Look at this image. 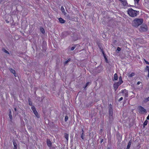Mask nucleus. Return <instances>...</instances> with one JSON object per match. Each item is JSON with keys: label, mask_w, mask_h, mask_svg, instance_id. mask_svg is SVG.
<instances>
[{"label": "nucleus", "mask_w": 149, "mask_h": 149, "mask_svg": "<svg viewBox=\"0 0 149 149\" xmlns=\"http://www.w3.org/2000/svg\"><path fill=\"white\" fill-rule=\"evenodd\" d=\"M143 22L142 19L136 18L134 19L132 22V26L135 27H137L141 25Z\"/></svg>", "instance_id": "1"}, {"label": "nucleus", "mask_w": 149, "mask_h": 149, "mask_svg": "<svg viewBox=\"0 0 149 149\" xmlns=\"http://www.w3.org/2000/svg\"><path fill=\"white\" fill-rule=\"evenodd\" d=\"M127 12L129 15L132 17L136 16L138 13L137 11L134 10L132 8L128 9Z\"/></svg>", "instance_id": "2"}, {"label": "nucleus", "mask_w": 149, "mask_h": 149, "mask_svg": "<svg viewBox=\"0 0 149 149\" xmlns=\"http://www.w3.org/2000/svg\"><path fill=\"white\" fill-rule=\"evenodd\" d=\"M138 109L139 113L141 114L146 113L147 112L146 110L141 106H139Z\"/></svg>", "instance_id": "3"}, {"label": "nucleus", "mask_w": 149, "mask_h": 149, "mask_svg": "<svg viewBox=\"0 0 149 149\" xmlns=\"http://www.w3.org/2000/svg\"><path fill=\"white\" fill-rule=\"evenodd\" d=\"M148 30V27L146 25H142L140 27V31H146Z\"/></svg>", "instance_id": "4"}, {"label": "nucleus", "mask_w": 149, "mask_h": 149, "mask_svg": "<svg viewBox=\"0 0 149 149\" xmlns=\"http://www.w3.org/2000/svg\"><path fill=\"white\" fill-rule=\"evenodd\" d=\"M122 84L120 82H118L114 84L113 86L115 91H116L118 87Z\"/></svg>", "instance_id": "5"}, {"label": "nucleus", "mask_w": 149, "mask_h": 149, "mask_svg": "<svg viewBox=\"0 0 149 149\" xmlns=\"http://www.w3.org/2000/svg\"><path fill=\"white\" fill-rule=\"evenodd\" d=\"M109 116H110L109 118H110L111 116H112L113 113L112 107L111 104H110L109 107Z\"/></svg>", "instance_id": "6"}, {"label": "nucleus", "mask_w": 149, "mask_h": 149, "mask_svg": "<svg viewBox=\"0 0 149 149\" xmlns=\"http://www.w3.org/2000/svg\"><path fill=\"white\" fill-rule=\"evenodd\" d=\"M47 146L49 147H51L52 145V143L50 140L49 139H47Z\"/></svg>", "instance_id": "7"}, {"label": "nucleus", "mask_w": 149, "mask_h": 149, "mask_svg": "<svg viewBox=\"0 0 149 149\" xmlns=\"http://www.w3.org/2000/svg\"><path fill=\"white\" fill-rule=\"evenodd\" d=\"M9 116L10 118V120L11 121L12 120V115L11 111L10 109H9Z\"/></svg>", "instance_id": "8"}, {"label": "nucleus", "mask_w": 149, "mask_h": 149, "mask_svg": "<svg viewBox=\"0 0 149 149\" xmlns=\"http://www.w3.org/2000/svg\"><path fill=\"white\" fill-rule=\"evenodd\" d=\"M9 70H10V71L11 72H12L14 74L15 76V77L17 76L16 74L15 73V71L13 69H12L11 68H10L9 69Z\"/></svg>", "instance_id": "9"}, {"label": "nucleus", "mask_w": 149, "mask_h": 149, "mask_svg": "<svg viewBox=\"0 0 149 149\" xmlns=\"http://www.w3.org/2000/svg\"><path fill=\"white\" fill-rule=\"evenodd\" d=\"M58 20L59 22L61 23H64L65 22V21L62 18L60 17L58 18Z\"/></svg>", "instance_id": "10"}, {"label": "nucleus", "mask_w": 149, "mask_h": 149, "mask_svg": "<svg viewBox=\"0 0 149 149\" xmlns=\"http://www.w3.org/2000/svg\"><path fill=\"white\" fill-rule=\"evenodd\" d=\"M118 77L116 73H115L114 74V78L112 79V80L113 81L115 80H117L118 79Z\"/></svg>", "instance_id": "11"}, {"label": "nucleus", "mask_w": 149, "mask_h": 149, "mask_svg": "<svg viewBox=\"0 0 149 149\" xmlns=\"http://www.w3.org/2000/svg\"><path fill=\"white\" fill-rule=\"evenodd\" d=\"M28 100L29 102V105L32 106H33L32 105V102L31 101V99L29 97L28 98Z\"/></svg>", "instance_id": "12"}, {"label": "nucleus", "mask_w": 149, "mask_h": 149, "mask_svg": "<svg viewBox=\"0 0 149 149\" xmlns=\"http://www.w3.org/2000/svg\"><path fill=\"white\" fill-rule=\"evenodd\" d=\"M13 144L14 145V148H17V144L15 140H13Z\"/></svg>", "instance_id": "13"}, {"label": "nucleus", "mask_w": 149, "mask_h": 149, "mask_svg": "<svg viewBox=\"0 0 149 149\" xmlns=\"http://www.w3.org/2000/svg\"><path fill=\"white\" fill-rule=\"evenodd\" d=\"M132 142L131 141H130L128 143L126 149H129L130 147V145H131Z\"/></svg>", "instance_id": "14"}, {"label": "nucleus", "mask_w": 149, "mask_h": 149, "mask_svg": "<svg viewBox=\"0 0 149 149\" xmlns=\"http://www.w3.org/2000/svg\"><path fill=\"white\" fill-rule=\"evenodd\" d=\"M121 3L124 6H126L127 4V3L126 0H123Z\"/></svg>", "instance_id": "15"}, {"label": "nucleus", "mask_w": 149, "mask_h": 149, "mask_svg": "<svg viewBox=\"0 0 149 149\" xmlns=\"http://www.w3.org/2000/svg\"><path fill=\"white\" fill-rule=\"evenodd\" d=\"M135 74V73L134 72L132 73L131 74H130V73H128L127 74V76H129V77H133Z\"/></svg>", "instance_id": "16"}, {"label": "nucleus", "mask_w": 149, "mask_h": 149, "mask_svg": "<svg viewBox=\"0 0 149 149\" xmlns=\"http://www.w3.org/2000/svg\"><path fill=\"white\" fill-rule=\"evenodd\" d=\"M33 112L34 114H35V115L37 117H38V118L39 117V115H38V112H37L36 110L35 111H34V112Z\"/></svg>", "instance_id": "17"}, {"label": "nucleus", "mask_w": 149, "mask_h": 149, "mask_svg": "<svg viewBox=\"0 0 149 149\" xmlns=\"http://www.w3.org/2000/svg\"><path fill=\"white\" fill-rule=\"evenodd\" d=\"M64 134V137L66 139L67 141L68 140V134L66 133H65Z\"/></svg>", "instance_id": "18"}, {"label": "nucleus", "mask_w": 149, "mask_h": 149, "mask_svg": "<svg viewBox=\"0 0 149 149\" xmlns=\"http://www.w3.org/2000/svg\"><path fill=\"white\" fill-rule=\"evenodd\" d=\"M103 55L104 58L105 59V61L107 63H108V61L107 59V58L106 57V55L104 53H103Z\"/></svg>", "instance_id": "19"}, {"label": "nucleus", "mask_w": 149, "mask_h": 149, "mask_svg": "<svg viewBox=\"0 0 149 149\" xmlns=\"http://www.w3.org/2000/svg\"><path fill=\"white\" fill-rule=\"evenodd\" d=\"M61 11H62V12H63V13L64 14V15L66 13V12H65V9H64V7H63V6H62L61 7Z\"/></svg>", "instance_id": "20"}, {"label": "nucleus", "mask_w": 149, "mask_h": 149, "mask_svg": "<svg viewBox=\"0 0 149 149\" xmlns=\"http://www.w3.org/2000/svg\"><path fill=\"white\" fill-rule=\"evenodd\" d=\"M41 32L43 33L44 34L45 33V31L44 29L43 28H41L40 29Z\"/></svg>", "instance_id": "21"}, {"label": "nucleus", "mask_w": 149, "mask_h": 149, "mask_svg": "<svg viewBox=\"0 0 149 149\" xmlns=\"http://www.w3.org/2000/svg\"><path fill=\"white\" fill-rule=\"evenodd\" d=\"M31 109L32 110H33V112H34V111H35L36 110L35 107L33 105L32 106H31Z\"/></svg>", "instance_id": "22"}, {"label": "nucleus", "mask_w": 149, "mask_h": 149, "mask_svg": "<svg viewBox=\"0 0 149 149\" xmlns=\"http://www.w3.org/2000/svg\"><path fill=\"white\" fill-rule=\"evenodd\" d=\"M71 58H69L67 61H65L64 62V64H66L67 63L69 62L70 61H71Z\"/></svg>", "instance_id": "23"}, {"label": "nucleus", "mask_w": 149, "mask_h": 149, "mask_svg": "<svg viewBox=\"0 0 149 149\" xmlns=\"http://www.w3.org/2000/svg\"><path fill=\"white\" fill-rule=\"evenodd\" d=\"M119 82H120V83H123V80H122L121 76H120V77H119Z\"/></svg>", "instance_id": "24"}, {"label": "nucleus", "mask_w": 149, "mask_h": 149, "mask_svg": "<svg viewBox=\"0 0 149 149\" xmlns=\"http://www.w3.org/2000/svg\"><path fill=\"white\" fill-rule=\"evenodd\" d=\"M148 101H149V97L145 99L144 100V102L145 103H146Z\"/></svg>", "instance_id": "25"}, {"label": "nucleus", "mask_w": 149, "mask_h": 149, "mask_svg": "<svg viewBox=\"0 0 149 149\" xmlns=\"http://www.w3.org/2000/svg\"><path fill=\"white\" fill-rule=\"evenodd\" d=\"M148 123V121L147 120H146L143 123L144 127L146 125H147Z\"/></svg>", "instance_id": "26"}, {"label": "nucleus", "mask_w": 149, "mask_h": 149, "mask_svg": "<svg viewBox=\"0 0 149 149\" xmlns=\"http://www.w3.org/2000/svg\"><path fill=\"white\" fill-rule=\"evenodd\" d=\"M84 133L82 132L81 135V137L83 140L84 139Z\"/></svg>", "instance_id": "27"}, {"label": "nucleus", "mask_w": 149, "mask_h": 149, "mask_svg": "<svg viewBox=\"0 0 149 149\" xmlns=\"http://www.w3.org/2000/svg\"><path fill=\"white\" fill-rule=\"evenodd\" d=\"M2 50L4 52L8 54H9V52L7 50H6V49H3Z\"/></svg>", "instance_id": "28"}, {"label": "nucleus", "mask_w": 149, "mask_h": 149, "mask_svg": "<svg viewBox=\"0 0 149 149\" xmlns=\"http://www.w3.org/2000/svg\"><path fill=\"white\" fill-rule=\"evenodd\" d=\"M76 46L75 45H74V46L73 47H72L71 48V49H70V50L71 51H73V50L74 49H75V48L76 47Z\"/></svg>", "instance_id": "29"}, {"label": "nucleus", "mask_w": 149, "mask_h": 149, "mask_svg": "<svg viewBox=\"0 0 149 149\" xmlns=\"http://www.w3.org/2000/svg\"><path fill=\"white\" fill-rule=\"evenodd\" d=\"M68 119V116H66L65 117V122H66Z\"/></svg>", "instance_id": "30"}, {"label": "nucleus", "mask_w": 149, "mask_h": 149, "mask_svg": "<svg viewBox=\"0 0 149 149\" xmlns=\"http://www.w3.org/2000/svg\"><path fill=\"white\" fill-rule=\"evenodd\" d=\"M126 89H124V90H122V93H126Z\"/></svg>", "instance_id": "31"}, {"label": "nucleus", "mask_w": 149, "mask_h": 149, "mask_svg": "<svg viewBox=\"0 0 149 149\" xmlns=\"http://www.w3.org/2000/svg\"><path fill=\"white\" fill-rule=\"evenodd\" d=\"M98 47H99L100 49H102V46H101L100 44H99L98 45Z\"/></svg>", "instance_id": "32"}, {"label": "nucleus", "mask_w": 149, "mask_h": 149, "mask_svg": "<svg viewBox=\"0 0 149 149\" xmlns=\"http://www.w3.org/2000/svg\"><path fill=\"white\" fill-rule=\"evenodd\" d=\"M90 82H88L86 84V86L85 87V88L86 87V86L89 84H90Z\"/></svg>", "instance_id": "33"}, {"label": "nucleus", "mask_w": 149, "mask_h": 149, "mask_svg": "<svg viewBox=\"0 0 149 149\" xmlns=\"http://www.w3.org/2000/svg\"><path fill=\"white\" fill-rule=\"evenodd\" d=\"M123 99V97H120L118 100V101L119 102H120V101H121Z\"/></svg>", "instance_id": "34"}, {"label": "nucleus", "mask_w": 149, "mask_h": 149, "mask_svg": "<svg viewBox=\"0 0 149 149\" xmlns=\"http://www.w3.org/2000/svg\"><path fill=\"white\" fill-rule=\"evenodd\" d=\"M125 94V95L126 97H127L128 95L127 92V90H126V93H124Z\"/></svg>", "instance_id": "35"}, {"label": "nucleus", "mask_w": 149, "mask_h": 149, "mask_svg": "<svg viewBox=\"0 0 149 149\" xmlns=\"http://www.w3.org/2000/svg\"><path fill=\"white\" fill-rule=\"evenodd\" d=\"M144 61L146 63V64H148L149 65V63L145 59H144Z\"/></svg>", "instance_id": "36"}, {"label": "nucleus", "mask_w": 149, "mask_h": 149, "mask_svg": "<svg viewBox=\"0 0 149 149\" xmlns=\"http://www.w3.org/2000/svg\"><path fill=\"white\" fill-rule=\"evenodd\" d=\"M117 50L118 51H120L121 50V48L119 47H118L117 48Z\"/></svg>", "instance_id": "37"}, {"label": "nucleus", "mask_w": 149, "mask_h": 149, "mask_svg": "<svg viewBox=\"0 0 149 149\" xmlns=\"http://www.w3.org/2000/svg\"><path fill=\"white\" fill-rule=\"evenodd\" d=\"M140 0H134V1H135V3H139Z\"/></svg>", "instance_id": "38"}, {"label": "nucleus", "mask_w": 149, "mask_h": 149, "mask_svg": "<svg viewBox=\"0 0 149 149\" xmlns=\"http://www.w3.org/2000/svg\"><path fill=\"white\" fill-rule=\"evenodd\" d=\"M146 69L148 71L149 70V67L148 66H147L146 67Z\"/></svg>", "instance_id": "39"}, {"label": "nucleus", "mask_w": 149, "mask_h": 149, "mask_svg": "<svg viewBox=\"0 0 149 149\" xmlns=\"http://www.w3.org/2000/svg\"><path fill=\"white\" fill-rule=\"evenodd\" d=\"M100 50H101V51L102 52V54H103V53H104V52L103 51V48H102V49H101Z\"/></svg>", "instance_id": "40"}, {"label": "nucleus", "mask_w": 149, "mask_h": 149, "mask_svg": "<svg viewBox=\"0 0 149 149\" xmlns=\"http://www.w3.org/2000/svg\"><path fill=\"white\" fill-rule=\"evenodd\" d=\"M141 83V82L140 81H138L137 82V85H139Z\"/></svg>", "instance_id": "41"}, {"label": "nucleus", "mask_w": 149, "mask_h": 149, "mask_svg": "<svg viewBox=\"0 0 149 149\" xmlns=\"http://www.w3.org/2000/svg\"><path fill=\"white\" fill-rule=\"evenodd\" d=\"M147 119L148 120L149 119V114L148 115V116L147 117Z\"/></svg>", "instance_id": "42"}, {"label": "nucleus", "mask_w": 149, "mask_h": 149, "mask_svg": "<svg viewBox=\"0 0 149 149\" xmlns=\"http://www.w3.org/2000/svg\"><path fill=\"white\" fill-rule=\"evenodd\" d=\"M103 139H102L101 141H100V143H101L103 142Z\"/></svg>", "instance_id": "43"}, {"label": "nucleus", "mask_w": 149, "mask_h": 149, "mask_svg": "<svg viewBox=\"0 0 149 149\" xmlns=\"http://www.w3.org/2000/svg\"><path fill=\"white\" fill-rule=\"evenodd\" d=\"M6 21L7 23H8L9 22L7 20H6Z\"/></svg>", "instance_id": "44"}, {"label": "nucleus", "mask_w": 149, "mask_h": 149, "mask_svg": "<svg viewBox=\"0 0 149 149\" xmlns=\"http://www.w3.org/2000/svg\"><path fill=\"white\" fill-rule=\"evenodd\" d=\"M14 110H15V111H17V109H16V108H14Z\"/></svg>", "instance_id": "45"}, {"label": "nucleus", "mask_w": 149, "mask_h": 149, "mask_svg": "<svg viewBox=\"0 0 149 149\" xmlns=\"http://www.w3.org/2000/svg\"><path fill=\"white\" fill-rule=\"evenodd\" d=\"M82 132L84 133V131L83 129H82Z\"/></svg>", "instance_id": "46"}, {"label": "nucleus", "mask_w": 149, "mask_h": 149, "mask_svg": "<svg viewBox=\"0 0 149 149\" xmlns=\"http://www.w3.org/2000/svg\"><path fill=\"white\" fill-rule=\"evenodd\" d=\"M14 149H17V148H13Z\"/></svg>", "instance_id": "47"}, {"label": "nucleus", "mask_w": 149, "mask_h": 149, "mask_svg": "<svg viewBox=\"0 0 149 149\" xmlns=\"http://www.w3.org/2000/svg\"><path fill=\"white\" fill-rule=\"evenodd\" d=\"M75 149H76L75 148Z\"/></svg>", "instance_id": "48"}]
</instances>
